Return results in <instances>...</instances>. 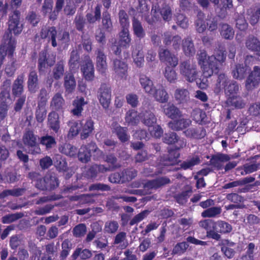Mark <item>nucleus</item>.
I'll return each instance as SVG.
<instances>
[{"label":"nucleus","mask_w":260,"mask_h":260,"mask_svg":"<svg viewBox=\"0 0 260 260\" xmlns=\"http://www.w3.org/2000/svg\"><path fill=\"white\" fill-rule=\"evenodd\" d=\"M224 48L219 47L215 49L214 54L208 56L205 50H200L197 54L198 63L202 70L204 77H198L194 81L201 89H206L208 87L207 78L214 73L217 74L226 59Z\"/></svg>","instance_id":"1"},{"label":"nucleus","mask_w":260,"mask_h":260,"mask_svg":"<svg viewBox=\"0 0 260 260\" xmlns=\"http://www.w3.org/2000/svg\"><path fill=\"white\" fill-rule=\"evenodd\" d=\"M180 153L175 151H171L169 154L161 157L158 166V170L153 172V168H148L144 170L143 173L147 176H153L158 174L166 173L174 170L173 166L178 163Z\"/></svg>","instance_id":"2"},{"label":"nucleus","mask_w":260,"mask_h":260,"mask_svg":"<svg viewBox=\"0 0 260 260\" xmlns=\"http://www.w3.org/2000/svg\"><path fill=\"white\" fill-rule=\"evenodd\" d=\"M42 39H46L51 41L53 47L66 45L70 41L69 32L65 31H57L54 26L43 27L40 32Z\"/></svg>","instance_id":"3"},{"label":"nucleus","mask_w":260,"mask_h":260,"mask_svg":"<svg viewBox=\"0 0 260 260\" xmlns=\"http://www.w3.org/2000/svg\"><path fill=\"white\" fill-rule=\"evenodd\" d=\"M170 182L169 178L162 177L143 183V189H125L123 192L132 194L145 195L151 193L150 189H156Z\"/></svg>","instance_id":"4"},{"label":"nucleus","mask_w":260,"mask_h":260,"mask_svg":"<svg viewBox=\"0 0 260 260\" xmlns=\"http://www.w3.org/2000/svg\"><path fill=\"white\" fill-rule=\"evenodd\" d=\"M179 72L183 78L187 82H194L200 77V72L197 65L189 60L181 62L179 66Z\"/></svg>","instance_id":"5"},{"label":"nucleus","mask_w":260,"mask_h":260,"mask_svg":"<svg viewBox=\"0 0 260 260\" xmlns=\"http://www.w3.org/2000/svg\"><path fill=\"white\" fill-rule=\"evenodd\" d=\"M15 48V41L11 38L10 34H6L4 36L2 44L0 46V68L7 54L8 57H12Z\"/></svg>","instance_id":"6"},{"label":"nucleus","mask_w":260,"mask_h":260,"mask_svg":"<svg viewBox=\"0 0 260 260\" xmlns=\"http://www.w3.org/2000/svg\"><path fill=\"white\" fill-rule=\"evenodd\" d=\"M117 158L113 155H107L106 161L110 164L111 166L108 168L104 167L103 165H94L92 166L88 170V174L91 178L95 177L98 172H105L108 171L112 170L120 167L116 164Z\"/></svg>","instance_id":"7"},{"label":"nucleus","mask_w":260,"mask_h":260,"mask_svg":"<svg viewBox=\"0 0 260 260\" xmlns=\"http://www.w3.org/2000/svg\"><path fill=\"white\" fill-rule=\"evenodd\" d=\"M91 152L95 153L98 157L101 156L103 154V152L97 147L94 143H90L87 145L81 147L78 155L79 159L83 162L88 161L91 156Z\"/></svg>","instance_id":"8"},{"label":"nucleus","mask_w":260,"mask_h":260,"mask_svg":"<svg viewBox=\"0 0 260 260\" xmlns=\"http://www.w3.org/2000/svg\"><path fill=\"white\" fill-rule=\"evenodd\" d=\"M22 140L24 144L28 147L29 153L34 155L41 153V149L37 142V136L32 131L26 132L23 136Z\"/></svg>","instance_id":"9"},{"label":"nucleus","mask_w":260,"mask_h":260,"mask_svg":"<svg viewBox=\"0 0 260 260\" xmlns=\"http://www.w3.org/2000/svg\"><path fill=\"white\" fill-rule=\"evenodd\" d=\"M20 12L15 10L14 11L13 14L10 17L8 22V30L9 31L6 32L4 36L6 34H10L11 38L15 41V39L12 38V33L15 35L19 34L22 30V25L19 22ZM16 42V41H15Z\"/></svg>","instance_id":"10"},{"label":"nucleus","mask_w":260,"mask_h":260,"mask_svg":"<svg viewBox=\"0 0 260 260\" xmlns=\"http://www.w3.org/2000/svg\"><path fill=\"white\" fill-rule=\"evenodd\" d=\"M81 71L86 80L92 81L94 78V68L89 55H86L81 65Z\"/></svg>","instance_id":"11"},{"label":"nucleus","mask_w":260,"mask_h":260,"mask_svg":"<svg viewBox=\"0 0 260 260\" xmlns=\"http://www.w3.org/2000/svg\"><path fill=\"white\" fill-rule=\"evenodd\" d=\"M58 181L55 176L46 175L43 179L38 180L36 187L42 190H52L57 187Z\"/></svg>","instance_id":"12"},{"label":"nucleus","mask_w":260,"mask_h":260,"mask_svg":"<svg viewBox=\"0 0 260 260\" xmlns=\"http://www.w3.org/2000/svg\"><path fill=\"white\" fill-rule=\"evenodd\" d=\"M55 62V57L53 55H47L46 51L39 53L38 59V69L40 73H44L49 67L52 66Z\"/></svg>","instance_id":"13"},{"label":"nucleus","mask_w":260,"mask_h":260,"mask_svg":"<svg viewBox=\"0 0 260 260\" xmlns=\"http://www.w3.org/2000/svg\"><path fill=\"white\" fill-rule=\"evenodd\" d=\"M98 97L100 103L103 107L107 109L111 103V92L110 89L105 84L101 85L98 92Z\"/></svg>","instance_id":"14"},{"label":"nucleus","mask_w":260,"mask_h":260,"mask_svg":"<svg viewBox=\"0 0 260 260\" xmlns=\"http://www.w3.org/2000/svg\"><path fill=\"white\" fill-rule=\"evenodd\" d=\"M260 82V68L254 66L253 71L249 75L245 84L248 90H251L256 88Z\"/></svg>","instance_id":"15"},{"label":"nucleus","mask_w":260,"mask_h":260,"mask_svg":"<svg viewBox=\"0 0 260 260\" xmlns=\"http://www.w3.org/2000/svg\"><path fill=\"white\" fill-rule=\"evenodd\" d=\"M113 69L115 77L118 79L126 80L127 76L128 67L126 63L119 59L113 60Z\"/></svg>","instance_id":"16"},{"label":"nucleus","mask_w":260,"mask_h":260,"mask_svg":"<svg viewBox=\"0 0 260 260\" xmlns=\"http://www.w3.org/2000/svg\"><path fill=\"white\" fill-rule=\"evenodd\" d=\"M254 60V58L252 56H247L245 60V66L243 64L236 66L235 70H233L232 72L233 77L237 79H243L248 69L246 66L252 64Z\"/></svg>","instance_id":"17"},{"label":"nucleus","mask_w":260,"mask_h":260,"mask_svg":"<svg viewBox=\"0 0 260 260\" xmlns=\"http://www.w3.org/2000/svg\"><path fill=\"white\" fill-rule=\"evenodd\" d=\"M96 67L97 71L101 74L105 73L108 65L107 62V56L104 52L103 49L99 48L95 51Z\"/></svg>","instance_id":"18"},{"label":"nucleus","mask_w":260,"mask_h":260,"mask_svg":"<svg viewBox=\"0 0 260 260\" xmlns=\"http://www.w3.org/2000/svg\"><path fill=\"white\" fill-rule=\"evenodd\" d=\"M161 108L162 109L163 113L172 119L181 118L182 116L181 111L173 103H168L161 106Z\"/></svg>","instance_id":"19"},{"label":"nucleus","mask_w":260,"mask_h":260,"mask_svg":"<svg viewBox=\"0 0 260 260\" xmlns=\"http://www.w3.org/2000/svg\"><path fill=\"white\" fill-rule=\"evenodd\" d=\"M159 57L161 61L172 67H176L178 64V58L167 49H161L159 52Z\"/></svg>","instance_id":"20"},{"label":"nucleus","mask_w":260,"mask_h":260,"mask_svg":"<svg viewBox=\"0 0 260 260\" xmlns=\"http://www.w3.org/2000/svg\"><path fill=\"white\" fill-rule=\"evenodd\" d=\"M185 136L190 139H201L204 138L206 134V130L203 127H192L183 132Z\"/></svg>","instance_id":"21"},{"label":"nucleus","mask_w":260,"mask_h":260,"mask_svg":"<svg viewBox=\"0 0 260 260\" xmlns=\"http://www.w3.org/2000/svg\"><path fill=\"white\" fill-rule=\"evenodd\" d=\"M170 121L168 125L172 130L179 131L187 128L191 124V121L187 118H180Z\"/></svg>","instance_id":"22"},{"label":"nucleus","mask_w":260,"mask_h":260,"mask_svg":"<svg viewBox=\"0 0 260 260\" xmlns=\"http://www.w3.org/2000/svg\"><path fill=\"white\" fill-rule=\"evenodd\" d=\"M25 76L21 74L17 77L14 81L12 86V93L16 96H19L22 94L24 91V80Z\"/></svg>","instance_id":"23"},{"label":"nucleus","mask_w":260,"mask_h":260,"mask_svg":"<svg viewBox=\"0 0 260 260\" xmlns=\"http://www.w3.org/2000/svg\"><path fill=\"white\" fill-rule=\"evenodd\" d=\"M245 45L246 48L254 52H256L257 59L260 60V41L256 37L250 36L247 39Z\"/></svg>","instance_id":"24"},{"label":"nucleus","mask_w":260,"mask_h":260,"mask_svg":"<svg viewBox=\"0 0 260 260\" xmlns=\"http://www.w3.org/2000/svg\"><path fill=\"white\" fill-rule=\"evenodd\" d=\"M230 159V157L227 154H218L213 156L210 162L213 167L217 170H220L223 167V163Z\"/></svg>","instance_id":"25"},{"label":"nucleus","mask_w":260,"mask_h":260,"mask_svg":"<svg viewBox=\"0 0 260 260\" xmlns=\"http://www.w3.org/2000/svg\"><path fill=\"white\" fill-rule=\"evenodd\" d=\"M165 39L164 43L167 46H172L175 50L179 49L180 46V43L181 41V38L176 35L171 37L169 32L164 34Z\"/></svg>","instance_id":"26"},{"label":"nucleus","mask_w":260,"mask_h":260,"mask_svg":"<svg viewBox=\"0 0 260 260\" xmlns=\"http://www.w3.org/2000/svg\"><path fill=\"white\" fill-rule=\"evenodd\" d=\"M87 104V102L85 101L83 98L77 97L73 102V108L71 110L72 114L77 117L81 116L83 110V107Z\"/></svg>","instance_id":"27"},{"label":"nucleus","mask_w":260,"mask_h":260,"mask_svg":"<svg viewBox=\"0 0 260 260\" xmlns=\"http://www.w3.org/2000/svg\"><path fill=\"white\" fill-rule=\"evenodd\" d=\"M174 97L176 101L179 104H185L190 101L189 92L185 88H177L175 90Z\"/></svg>","instance_id":"28"},{"label":"nucleus","mask_w":260,"mask_h":260,"mask_svg":"<svg viewBox=\"0 0 260 260\" xmlns=\"http://www.w3.org/2000/svg\"><path fill=\"white\" fill-rule=\"evenodd\" d=\"M38 77L36 71H31L28 75L27 80V87L28 90L32 93H35L39 88Z\"/></svg>","instance_id":"29"},{"label":"nucleus","mask_w":260,"mask_h":260,"mask_svg":"<svg viewBox=\"0 0 260 260\" xmlns=\"http://www.w3.org/2000/svg\"><path fill=\"white\" fill-rule=\"evenodd\" d=\"M142 122L148 126H152L156 122L155 115L150 111L142 112L140 114Z\"/></svg>","instance_id":"30"},{"label":"nucleus","mask_w":260,"mask_h":260,"mask_svg":"<svg viewBox=\"0 0 260 260\" xmlns=\"http://www.w3.org/2000/svg\"><path fill=\"white\" fill-rule=\"evenodd\" d=\"M139 82L145 92L148 94L153 93V90L154 89L153 81L145 75H141L140 76Z\"/></svg>","instance_id":"31"},{"label":"nucleus","mask_w":260,"mask_h":260,"mask_svg":"<svg viewBox=\"0 0 260 260\" xmlns=\"http://www.w3.org/2000/svg\"><path fill=\"white\" fill-rule=\"evenodd\" d=\"M150 94L159 103H165L167 102L169 100V95L162 86L157 89L154 88L153 90V93Z\"/></svg>","instance_id":"32"},{"label":"nucleus","mask_w":260,"mask_h":260,"mask_svg":"<svg viewBox=\"0 0 260 260\" xmlns=\"http://www.w3.org/2000/svg\"><path fill=\"white\" fill-rule=\"evenodd\" d=\"M65 106V101L59 93H57L53 96L50 106L55 110H62Z\"/></svg>","instance_id":"33"},{"label":"nucleus","mask_w":260,"mask_h":260,"mask_svg":"<svg viewBox=\"0 0 260 260\" xmlns=\"http://www.w3.org/2000/svg\"><path fill=\"white\" fill-rule=\"evenodd\" d=\"M214 230L221 234H226L232 231V226L224 221L218 220L215 222Z\"/></svg>","instance_id":"34"},{"label":"nucleus","mask_w":260,"mask_h":260,"mask_svg":"<svg viewBox=\"0 0 260 260\" xmlns=\"http://www.w3.org/2000/svg\"><path fill=\"white\" fill-rule=\"evenodd\" d=\"M48 124L55 133H57L59 128V121L58 114L55 112H52L48 115Z\"/></svg>","instance_id":"35"},{"label":"nucleus","mask_w":260,"mask_h":260,"mask_svg":"<svg viewBox=\"0 0 260 260\" xmlns=\"http://www.w3.org/2000/svg\"><path fill=\"white\" fill-rule=\"evenodd\" d=\"M133 58L135 65L139 68L142 67L144 62V55L142 49L140 47L133 51Z\"/></svg>","instance_id":"36"},{"label":"nucleus","mask_w":260,"mask_h":260,"mask_svg":"<svg viewBox=\"0 0 260 260\" xmlns=\"http://www.w3.org/2000/svg\"><path fill=\"white\" fill-rule=\"evenodd\" d=\"M93 124L94 122L92 119H88L86 120L85 123L82 126L81 133V138L82 139L87 138L92 133L94 129Z\"/></svg>","instance_id":"37"},{"label":"nucleus","mask_w":260,"mask_h":260,"mask_svg":"<svg viewBox=\"0 0 260 260\" xmlns=\"http://www.w3.org/2000/svg\"><path fill=\"white\" fill-rule=\"evenodd\" d=\"M182 48L186 55L192 56L195 53L193 43L189 38H187L183 41Z\"/></svg>","instance_id":"38"},{"label":"nucleus","mask_w":260,"mask_h":260,"mask_svg":"<svg viewBox=\"0 0 260 260\" xmlns=\"http://www.w3.org/2000/svg\"><path fill=\"white\" fill-rule=\"evenodd\" d=\"M226 102L229 106L238 109L243 108L245 105V103L243 100L237 95L228 98Z\"/></svg>","instance_id":"39"},{"label":"nucleus","mask_w":260,"mask_h":260,"mask_svg":"<svg viewBox=\"0 0 260 260\" xmlns=\"http://www.w3.org/2000/svg\"><path fill=\"white\" fill-rule=\"evenodd\" d=\"M259 169L258 164L247 163L239 167L238 170H241V175L245 176L256 171Z\"/></svg>","instance_id":"40"},{"label":"nucleus","mask_w":260,"mask_h":260,"mask_svg":"<svg viewBox=\"0 0 260 260\" xmlns=\"http://www.w3.org/2000/svg\"><path fill=\"white\" fill-rule=\"evenodd\" d=\"M220 35L224 39L231 40L234 36L233 28L228 24H223L220 28Z\"/></svg>","instance_id":"41"},{"label":"nucleus","mask_w":260,"mask_h":260,"mask_svg":"<svg viewBox=\"0 0 260 260\" xmlns=\"http://www.w3.org/2000/svg\"><path fill=\"white\" fill-rule=\"evenodd\" d=\"M139 118L140 117L138 115L137 111L131 110L126 113L125 119L126 122L128 124L135 125L139 123Z\"/></svg>","instance_id":"42"},{"label":"nucleus","mask_w":260,"mask_h":260,"mask_svg":"<svg viewBox=\"0 0 260 260\" xmlns=\"http://www.w3.org/2000/svg\"><path fill=\"white\" fill-rule=\"evenodd\" d=\"M229 82V79L224 74H220L218 76L215 91L217 93L220 92L227 86Z\"/></svg>","instance_id":"43"},{"label":"nucleus","mask_w":260,"mask_h":260,"mask_svg":"<svg viewBox=\"0 0 260 260\" xmlns=\"http://www.w3.org/2000/svg\"><path fill=\"white\" fill-rule=\"evenodd\" d=\"M40 144L45 146L47 150H49L54 147L56 142L54 137L47 135L40 138Z\"/></svg>","instance_id":"44"},{"label":"nucleus","mask_w":260,"mask_h":260,"mask_svg":"<svg viewBox=\"0 0 260 260\" xmlns=\"http://www.w3.org/2000/svg\"><path fill=\"white\" fill-rule=\"evenodd\" d=\"M54 165L59 171L64 172L67 169L66 159L60 154H56L54 158Z\"/></svg>","instance_id":"45"},{"label":"nucleus","mask_w":260,"mask_h":260,"mask_svg":"<svg viewBox=\"0 0 260 260\" xmlns=\"http://www.w3.org/2000/svg\"><path fill=\"white\" fill-rule=\"evenodd\" d=\"M79 54L77 50H73L71 52L69 66L71 70L75 72L79 68Z\"/></svg>","instance_id":"46"},{"label":"nucleus","mask_w":260,"mask_h":260,"mask_svg":"<svg viewBox=\"0 0 260 260\" xmlns=\"http://www.w3.org/2000/svg\"><path fill=\"white\" fill-rule=\"evenodd\" d=\"M64 72V63L62 61L58 62L52 70V75L54 79L58 80L60 79Z\"/></svg>","instance_id":"47"},{"label":"nucleus","mask_w":260,"mask_h":260,"mask_svg":"<svg viewBox=\"0 0 260 260\" xmlns=\"http://www.w3.org/2000/svg\"><path fill=\"white\" fill-rule=\"evenodd\" d=\"M79 256L81 259L86 260L91 257L92 252L87 249L82 250L81 248H77L74 252L72 256L74 259H77Z\"/></svg>","instance_id":"48"},{"label":"nucleus","mask_w":260,"mask_h":260,"mask_svg":"<svg viewBox=\"0 0 260 260\" xmlns=\"http://www.w3.org/2000/svg\"><path fill=\"white\" fill-rule=\"evenodd\" d=\"M239 85L236 82L232 81L224 88V91L228 98L236 95L239 91Z\"/></svg>","instance_id":"49"},{"label":"nucleus","mask_w":260,"mask_h":260,"mask_svg":"<svg viewBox=\"0 0 260 260\" xmlns=\"http://www.w3.org/2000/svg\"><path fill=\"white\" fill-rule=\"evenodd\" d=\"M59 151L67 155L74 156L76 154L77 149L70 144H64L59 147Z\"/></svg>","instance_id":"50"},{"label":"nucleus","mask_w":260,"mask_h":260,"mask_svg":"<svg viewBox=\"0 0 260 260\" xmlns=\"http://www.w3.org/2000/svg\"><path fill=\"white\" fill-rule=\"evenodd\" d=\"M68 125L70 126L68 137H73L78 134L81 123L73 120L69 122Z\"/></svg>","instance_id":"51"},{"label":"nucleus","mask_w":260,"mask_h":260,"mask_svg":"<svg viewBox=\"0 0 260 260\" xmlns=\"http://www.w3.org/2000/svg\"><path fill=\"white\" fill-rule=\"evenodd\" d=\"M25 189L24 188H14L12 189H6L0 193V199H3L8 196L18 197L21 196Z\"/></svg>","instance_id":"52"},{"label":"nucleus","mask_w":260,"mask_h":260,"mask_svg":"<svg viewBox=\"0 0 260 260\" xmlns=\"http://www.w3.org/2000/svg\"><path fill=\"white\" fill-rule=\"evenodd\" d=\"M64 86L66 90L69 92H71L75 89L76 86V81L73 75L68 74L64 77Z\"/></svg>","instance_id":"53"},{"label":"nucleus","mask_w":260,"mask_h":260,"mask_svg":"<svg viewBox=\"0 0 260 260\" xmlns=\"http://www.w3.org/2000/svg\"><path fill=\"white\" fill-rule=\"evenodd\" d=\"M122 183L129 181L137 175V172L133 169H125L121 172Z\"/></svg>","instance_id":"54"},{"label":"nucleus","mask_w":260,"mask_h":260,"mask_svg":"<svg viewBox=\"0 0 260 260\" xmlns=\"http://www.w3.org/2000/svg\"><path fill=\"white\" fill-rule=\"evenodd\" d=\"M221 212V209L219 207H210L202 213V216L203 217H213Z\"/></svg>","instance_id":"55"},{"label":"nucleus","mask_w":260,"mask_h":260,"mask_svg":"<svg viewBox=\"0 0 260 260\" xmlns=\"http://www.w3.org/2000/svg\"><path fill=\"white\" fill-rule=\"evenodd\" d=\"M118 17L119 23L122 29H128L129 22L127 13L123 10H120Z\"/></svg>","instance_id":"56"},{"label":"nucleus","mask_w":260,"mask_h":260,"mask_svg":"<svg viewBox=\"0 0 260 260\" xmlns=\"http://www.w3.org/2000/svg\"><path fill=\"white\" fill-rule=\"evenodd\" d=\"M133 28L135 35L138 38H142L145 36V32L141 23L135 18L133 21Z\"/></svg>","instance_id":"57"},{"label":"nucleus","mask_w":260,"mask_h":260,"mask_svg":"<svg viewBox=\"0 0 260 260\" xmlns=\"http://www.w3.org/2000/svg\"><path fill=\"white\" fill-rule=\"evenodd\" d=\"M200 162V159L198 156H193L184 161L181 165V167L184 170L190 169L195 165Z\"/></svg>","instance_id":"58"},{"label":"nucleus","mask_w":260,"mask_h":260,"mask_svg":"<svg viewBox=\"0 0 260 260\" xmlns=\"http://www.w3.org/2000/svg\"><path fill=\"white\" fill-rule=\"evenodd\" d=\"M204 14L202 12H199L198 18L196 21V29L198 32L201 33L204 31L206 28V24L204 21Z\"/></svg>","instance_id":"59"},{"label":"nucleus","mask_w":260,"mask_h":260,"mask_svg":"<svg viewBox=\"0 0 260 260\" xmlns=\"http://www.w3.org/2000/svg\"><path fill=\"white\" fill-rule=\"evenodd\" d=\"M102 25L107 31H111L112 30L113 24L111 16L107 12H104L103 14Z\"/></svg>","instance_id":"60"},{"label":"nucleus","mask_w":260,"mask_h":260,"mask_svg":"<svg viewBox=\"0 0 260 260\" xmlns=\"http://www.w3.org/2000/svg\"><path fill=\"white\" fill-rule=\"evenodd\" d=\"M70 201H78L79 205L90 203L91 196L89 194H81L79 196H73L69 198Z\"/></svg>","instance_id":"61"},{"label":"nucleus","mask_w":260,"mask_h":260,"mask_svg":"<svg viewBox=\"0 0 260 260\" xmlns=\"http://www.w3.org/2000/svg\"><path fill=\"white\" fill-rule=\"evenodd\" d=\"M120 45L121 46L126 47L129 46L131 42V39L129 36V31L127 29H122L120 32Z\"/></svg>","instance_id":"62"},{"label":"nucleus","mask_w":260,"mask_h":260,"mask_svg":"<svg viewBox=\"0 0 260 260\" xmlns=\"http://www.w3.org/2000/svg\"><path fill=\"white\" fill-rule=\"evenodd\" d=\"M236 26L240 30L243 31L247 29L248 23L243 14H237L236 16Z\"/></svg>","instance_id":"63"},{"label":"nucleus","mask_w":260,"mask_h":260,"mask_svg":"<svg viewBox=\"0 0 260 260\" xmlns=\"http://www.w3.org/2000/svg\"><path fill=\"white\" fill-rule=\"evenodd\" d=\"M164 75L167 80L170 83H174L177 78L175 71L169 66L165 68Z\"/></svg>","instance_id":"64"}]
</instances>
